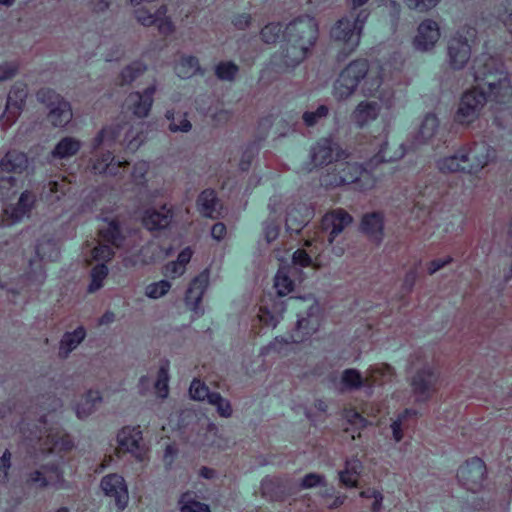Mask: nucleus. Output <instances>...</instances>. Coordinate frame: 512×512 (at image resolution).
Wrapping results in <instances>:
<instances>
[{"mask_svg":"<svg viewBox=\"0 0 512 512\" xmlns=\"http://www.w3.org/2000/svg\"><path fill=\"white\" fill-rule=\"evenodd\" d=\"M393 65L358 58L351 61L338 75L334 83V96L347 100L358 88L365 97H375L386 106H391L394 90L391 84Z\"/></svg>","mask_w":512,"mask_h":512,"instance_id":"nucleus-1","label":"nucleus"},{"mask_svg":"<svg viewBox=\"0 0 512 512\" xmlns=\"http://www.w3.org/2000/svg\"><path fill=\"white\" fill-rule=\"evenodd\" d=\"M288 44L283 52L287 66H295L306 59L318 39V25L309 16H301L290 22L286 28Z\"/></svg>","mask_w":512,"mask_h":512,"instance_id":"nucleus-2","label":"nucleus"},{"mask_svg":"<svg viewBox=\"0 0 512 512\" xmlns=\"http://www.w3.org/2000/svg\"><path fill=\"white\" fill-rule=\"evenodd\" d=\"M120 131V125H110L102 128L94 137L92 142L94 157L91 159V171L94 174H104L105 171H112L113 168H128L127 161L115 162L110 150L103 151L104 148H112Z\"/></svg>","mask_w":512,"mask_h":512,"instance_id":"nucleus-3","label":"nucleus"},{"mask_svg":"<svg viewBox=\"0 0 512 512\" xmlns=\"http://www.w3.org/2000/svg\"><path fill=\"white\" fill-rule=\"evenodd\" d=\"M479 146L476 142H470L461 147L454 155L440 159L437 167L444 174L468 173L474 174L488 165V156L474 155Z\"/></svg>","mask_w":512,"mask_h":512,"instance_id":"nucleus-4","label":"nucleus"},{"mask_svg":"<svg viewBox=\"0 0 512 512\" xmlns=\"http://www.w3.org/2000/svg\"><path fill=\"white\" fill-rule=\"evenodd\" d=\"M29 167L27 154L16 148H10L0 157V194L4 196L17 185L18 178Z\"/></svg>","mask_w":512,"mask_h":512,"instance_id":"nucleus-5","label":"nucleus"},{"mask_svg":"<svg viewBox=\"0 0 512 512\" xmlns=\"http://www.w3.org/2000/svg\"><path fill=\"white\" fill-rule=\"evenodd\" d=\"M369 16L367 9H361L355 19L344 17L336 22L331 29V38L336 42L343 43V51L345 56L356 50L360 43L363 26Z\"/></svg>","mask_w":512,"mask_h":512,"instance_id":"nucleus-6","label":"nucleus"},{"mask_svg":"<svg viewBox=\"0 0 512 512\" xmlns=\"http://www.w3.org/2000/svg\"><path fill=\"white\" fill-rule=\"evenodd\" d=\"M98 244L90 251V258H86L88 265L95 261L108 262L114 256V248L124 246V237L121 233L120 224L117 220H112L105 228L98 232Z\"/></svg>","mask_w":512,"mask_h":512,"instance_id":"nucleus-7","label":"nucleus"},{"mask_svg":"<svg viewBox=\"0 0 512 512\" xmlns=\"http://www.w3.org/2000/svg\"><path fill=\"white\" fill-rule=\"evenodd\" d=\"M117 457L129 453L137 461L149 459V446L146 443L140 426H124L117 433Z\"/></svg>","mask_w":512,"mask_h":512,"instance_id":"nucleus-8","label":"nucleus"},{"mask_svg":"<svg viewBox=\"0 0 512 512\" xmlns=\"http://www.w3.org/2000/svg\"><path fill=\"white\" fill-rule=\"evenodd\" d=\"M488 100L485 90L480 86L468 89L461 97L455 121L462 125L470 124L478 118Z\"/></svg>","mask_w":512,"mask_h":512,"instance_id":"nucleus-9","label":"nucleus"},{"mask_svg":"<svg viewBox=\"0 0 512 512\" xmlns=\"http://www.w3.org/2000/svg\"><path fill=\"white\" fill-rule=\"evenodd\" d=\"M486 478L487 466L479 457L466 460L457 471V479L461 486L473 493L482 490Z\"/></svg>","mask_w":512,"mask_h":512,"instance_id":"nucleus-10","label":"nucleus"},{"mask_svg":"<svg viewBox=\"0 0 512 512\" xmlns=\"http://www.w3.org/2000/svg\"><path fill=\"white\" fill-rule=\"evenodd\" d=\"M370 145L374 146L375 148L379 147L378 152L363 164H352L348 162L341 163L339 170V181L337 182V184L347 185L356 183L360 180V177L364 171L368 169H373L374 167L385 161L382 152L384 150V147L386 146V143H381L377 138H375Z\"/></svg>","mask_w":512,"mask_h":512,"instance_id":"nucleus-11","label":"nucleus"},{"mask_svg":"<svg viewBox=\"0 0 512 512\" xmlns=\"http://www.w3.org/2000/svg\"><path fill=\"white\" fill-rule=\"evenodd\" d=\"M26 485L29 487H37L45 489L53 487L55 489L64 488L66 480L64 479L63 470L58 464H44L40 469L32 470L26 475Z\"/></svg>","mask_w":512,"mask_h":512,"instance_id":"nucleus-12","label":"nucleus"},{"mask_svg":"<svg viewBox=\"0 0 512 512\" xmlns=\"http://www.w3.org/2000/svg\"><path fill=\"white\" fill-rule=\"evenodd\" d=\"M352 216L342 208L327 212L321 219L318 237L321 243L331 245L335 238L352 223Z\"/></svg>","mask_w":512,"mask_h":512,"instance_id":"nucleus-13","label":"nucleus"},{"mask_svg":"<svg viewBox=\"0 0 512 512\" xmlns=\"http://www.w3.org/2000/svg\"><path fill=\"white\" fill-rule=\"evenodd\" d=\"M347 156L346 151L331 136L318 140L311 150V158L315 166H326Z\"/></svg>","mask_w":512,"mask_h":512,"instance_id":"nucleus-14","label":"nucleus"},{"mask_svg":"<svg viewBox=\"0 0 512 512\" xmlns=\"http://www.w3.org/2000/svg\"><path fill=\"white\" fill-rule=\"evenodd\" d=\"M100 488L105 496L114 499L119 511H123L129 501L128 487L123 476L111 473L104 476L100 482Z\"/></svg>","mask_w":512,"mask_h":512,"instance_id":"nucleus-15","label":"nucleus"},{"mask_svg":"<svg viewBox=\"0 0 512 512\" xmlns=\"http://www.w3.org/2000/svg\"><path fill=\"white\" fill-rule=\"evenodd\" d=\"M412 391L418 401L433 397L440 388L439 377L431 369H421L412 378Z\"/></svg>","mask_w":512,"mask_h":512,"instance_id":"nucleus-16","label":"nucleus"},{"mask_svg":"<svg viewBox=\"0 0 512 512\" xmlns=\"http://www.w3.org/2000/svg\"><path fill=\"white\" fill-rule=\"evenodd\" d=\"M263 490L271 500L284 502L299 492L297 484L289 477L274 476L263 482Z\"/></svg>","mask_w":512,"mask_h":512,"instance_id":"nucleus-17","label":"nucleus"},{"mask_svg":"<svg viewBox=\"0 0 512 512\" xmlns=\"http://www.w3.org/2000/svg\"><path fill=\"white\" fill-rule=\"evenodd\" d=\"M36 203V194L33 191L25 190L21 193L16 205L7 207L1 214L2 224L11 226L20 221L25 215H28Z\"/></svg>","mask_w":512,"mask_h":512,"instance_id":"nucleus-18","label":"nucleus"},{"mask_svg":"<svg viewBox=\"0 0 512 512\" xmlns=\"http://www.w3.org/2000/svg\"><path fill=\"white\" fill-rule=\"evenodd\" d=\"M156 91V85L152 84L142 92H132L128 95V108L134 116L138 118H145L148 116L153 104V96Z\"/></svg>","mask_w":512,"mask_h":512,"instance_id":"nucleus-19","label":"nucleus"},{"mask_svg":"<svg viewBox=\"0 0 512 512\" xmlns=\"http://www.w3.org/2000/svg\"><path fill=\"white\" fill-rule=\"evenodd\" d=\"M440 38V29L436 21L425 19L417 29L414 45L418 50L427 51L434 47Z\"/></svg>","mask_w":512,"mask_h":512,"instance_id":"nucleus-20","label":"nucleus"},{"mask_svg":"<svg viewBox=\"0 0 512 512\" xmlns=\"http://www.w3.org/2000/svg\"><path fill=\"white\" fill-rule=\"evenodd\" d=\"M360 228L370 241L379 245L384 236V214L379 211L364 214Z\"/></svg>","mask_w":512,"mask_h":512,"instance_id":"nucleus-21","label":"nucleus"},{"mask_svg":"<svg viewBox=\"0 0 512 512\" xmlns=\"http://www.w3.org/2000/svg\"><path fill=\"white\" fill-rule=\"evenodd\" d=\"M73 447L74 442L71 436L62 431L48 433L41 443L43 452L56 453L59 455L71 451Z\"/></svg>","mask_w":512,"mask_h":512,"instance_id":"nucleus-22","label":"nucleus"},{"mask_svg":"<svg viewBox=\"0 0 512 512\" xmlns=\"http://www.w3.org/2000/svg\"><path fill=\"white\" fill-rule=\"evenodd\" d=\"M448 58L454 70L463 69L471 58V45L460 38H451L448 42Z\"/></svg>","mask_w":512,"mask_h":512,"instance_id":"nucleus-23","label":"nucleus"},{"mask_svg":"<svg viewBox=\"0 0 512 512\" xmlns=\"http://www.w3.org/2000/svg\"><path fill=\"white\" fill-rule=\"evenodd\" d=\"M209 282V273L207 270L197 275L190 283L186 295L185 301L193 310H197L202 301V297Z\"/></svg>","mask_w":512,"mask_h":512,"instance_id":"nucleus-24","label":"nucleus"},{"mask_svg":"<svg viewBox=\"0 0 512 512\" xmlns=\"http://www.w3.org/2000/svg\"><path fill=\"white\" fill-rule=\"evenodd\" d=\"M392 376L393 368L390 365L386 363L371 365L365 373V387L371 389L374 386H382L390 382Z\"/></svg>","mask_w":512,"mask_h":512,"instance_id":"nucleus-25","label":"nucleus"},{"mask_svg":"<svg viewBox=\"0 0 512 512\" xmlns=\"http://www.w3.org/2000/svg\"><path fill=\"white\" fill-rule=\"evenodd\" d=\"M362 467L359 459H346L344 468L338 473L340 485L346 488H358Z\"/></svg>","mask_w":512,"mask_h":512,"instance_id":"nucleus-26","label":"nucleus"},{"mask_svg":"<svg viewBox=\"0 0 512 512\" xmlns=\"http://www.w3.org/2000/svg\"><path fill=\"white\" fill-rule=\"evenodd\" d=\"M381 106L375 101H361L351 114L352 121L359 127L377 119Z\"/></svg>","mask_w":512,"mask_h":512,"instance_id":"nucleus-27","label":"nucleus"},{"mask_svg":"<svg viewBox=\"0 0 512 512\" xmlns=\"http://www.w3.org/2000/svg\"><path fill=\"white\" fill-rule=\"evenodd\" d=\"M172 217V210L164 205L159 210H147L143 217V225L150 231L160 230L170 224Z\"/></svg>","mask_w":512,"mask_h":512,"instance_id":"nucleus-28","label":"nucleus"},{"mask_svg":"<svg viewBox=\"0 0 512 512\" xmlns=\"http://www.w3.org/2000/svg\"><path fill=\"white\" fill-rule=\"evenodd\" d=\"M488 99L497 104H507L512 99V79L511 75H503L495 88H489L485 90Z\"/></svg>","mask_w":512,"mask_h":512,"instance_id":"nucleus-29","label":"nucleus"},{"mask_svg":"<svg viewBox=\"0 0 512 512\" xmlns=\"http://www.w3.org/2000/svg\"><path fill=\"white\" fill-rule=\"evenodd\" d=\"M218 205H220V201L214 189L207 188L203 190L197 198L199 211L206 217L218 218L220 215V212L217 210Z\"/></svg>","mask_w":512,"mask_h":512,"instance_id":"nucleus-30","label":"nucleus"},{"mask_svg":"<svg viewBox=\"0 0 512 512\" xmlns=\"http://www.w3.org/2000/svg\"><path fill=\"white\" fill-rule=\"evenodd\" d=\"M76 178L74 173L59 176L55 175L48 183L50 193L55 195L57 200L61 199L71 191L73 184L76 182Z\"/></svg>","mask_w":512,"mask_h":512,"instance_id":"nucleus-31","label":"nucleus"},{"mask_svg":"<svg viewBox=\"0 0 512 512\" xmlns=\"http://www.w3.org/2000/svg\"><path fill=\"white\" fill-rule=\"evenodd\" d=\"M146 70L147 66L144 63L141 61H134L122 69L115 80V84L117 86L131 84L134 80L141 77Z\"/></svg>","mask_w":512,"mask_h":512,"instance_id":"nucleus-32","label":"nucleus"},{"mask_svg":"<svg viewBox=\"0 0 512 512\" xmlns=\"http://www.w3.org/2000/svg\"><path fill=\"white\" fill-rule=\"evenodd\" d=\"M81 148L79 140L73 137L62 138L54 147L51 154L54 158H69L78 153Z\"/></svg>","mask_w":512,"mask_h":512,"instance_id":"nucleus-33","label":"nucleus"},{"mask_svg":"<svg viewBox=\"0 0 512 512\" xmlns=\"http://www.w3.org/2000/svg\"><path fill=\"white\" fill-rule=\"evenodd\" d=\"M47 118L54 127H64L72 119V110L68 101L49 109Z\"/></svg>","mask_w":512,"mask_h":512,"instance_id":"nucleus-34","label":"nucleus"},{"mask_svg":"<svg viewBox=\"0 0 512 512\" xmlns=\"http://www.w3.org/2000/svg\"><path fill=\"white\" fill-rule=\"evenodd\" d=\"M439 120L434 114H427L423 119L415 138L418 143L424 144L430 141L436 134Z\"/></svg>","mask_w":512,"mask_h":512,"instance_id":"nucleus-35","label":"nucleus"},{"mask_svg":"<svg viewBox=\"0 0 512 512\" xmlns=\"http://www.w3.org/2000/svg\"><path fill=\"white\" fill-rule=\"evenodd\" d=\"M292 270V268L286 266L279 268L274 279V287L279 296H285L294 290L295 283L290 277Z\"/></svg>","mask_w":512,"mask_h":512,"instance_id":"nucleus-36","label":"nucleus"},{"mask_svg":"<svg viewBox=\"0 0 512 512\" xmlns=\"http://www.w3.org/2000/svg\"><path fill=\"white\" fill-rule=\"evenodd\" d=\"M508 72L505 70V67H501L500 69H497L496 71H493L492 73H484L482 70H479L478 72L473 73L475 82L478 83L477 86H480L483 90L486 88L488 90L489 88H495L496 83H498V80L502 78L503 75H507Z\"/></svg>","mask_w":512,"mask_h":512,"instance_id":"nucleus-37","label":"nucleus"},{"mask_svg":"<svg viewBox=\"0 0 512 512\" xmlns=\"http://www.w3.org/2000/svg\"><path fill=\"white\" fill-rule=\"evenodd\" d=\"M504 66V63L497 57L482 54L475 58L473 64V73L482 70L484 73H492Z\"/></svg>","mask_w":512,"mask_h":512,"instance_id":"nucleus-38","label":"nucleus"},{"mask_svg":"<svg viewBox=\"0 0 512 512\" xmlns=\"http://www.w3.org/2000/svg\"><path fill=\"white\" fill-rule=\"evenodd\" d=\"M214 72L220 81L232 82L239 73V66L232 61H221L215 66Z\"/></svg>","mask_w":512,"mask_h":512,"instance_id":"nucleus-39","label":"nucleus"},{"mask_svg":"<svg viewBox=\"0 0 512 512\" xmlns=\"http://www.w3.org/2000/svg\"><path fill=\"white\" fill-rule=\"evenodd\" d=\"M36 98L48 109L59 106L62 104V102H66V100L59 93L48 87L40 88L36 92Z\"/></svg>","mask_w":512,"mask_h":512,"instance_id":"nucleus-40","label":"nucleus"},{"mask_svg":"<svg viewBox=\"0 0 512 512\" xmlns=\"http://www.w3.org/2000/svg\"><path fill=\"white\" fill-rule=\"evenodd\" d=\"M342 383L349 390H359L365 387L364 377L360 371L355 368H349L343 371Z\"/></svg>","mask_w":512,"mask_h":512,"instance_id":"nucleus-41","label":"nucleus"},{"mask_svg":"<svg viewBox=\"0 0 512 512\" xmlns=\"http://www.w3.org/2000/svg\"><path fill=\"white\" fill-rule=\"evenodd\" d=\"M86 336L85 329L80 326L73 332H67L64 334L61 340V349H66L67 352L72 351L80 344Z\"/></svg>","mask_w":512,"mask_h":512,"instance_id":"nucleus-42","label":"nucleus"},{"mask_svg":"<svg viewBox=\"0 0 512 512\" xmlns=\"http://www.w3.org/2000/svg\"><path fill=\"white\" fill-rule=\"evenodd\" d=\"M108 275V268L104 263L95 265L90 273L91 283L88 286V292L93 293L103 286V281Z\"/></svg>","mask_w":512,"mask_h":512,"instance_id":"nucleus-43","label":"nucleus"},{"mask_svg":"<svg viewBox=\"0 0 512 512\" xmlns=\"http://www.w3.org/2000/svg\"><path fill=\"white\" fill-rule=\"evenodd\" d=\"M23 109L24 106L6 102L5 110L1 116L3 129L11 127L21 115Z\"/></svg>","mask_w":512,"mask_h":512,"instance_id":"nucleus-44","label":"nucleus"},{"mask_svg":"<svg viewBox=\"0 0 512 512\" xmlns=\"http://www.w3.org/2000/svg\"><path fill=\"white\" fill-rule=\"evenodd\" d=\"M167 7L165 5L160 6L157 9V20L154 25H157L158 31L164 36L172 34L175 27L169 17L166 16Z\"/></svg>","mask_w":512,"mask_h":512,"instance_id":"nucleus-45","label":"nucleus"},{"mask_svg":"<svg viewBox=\"0 0 512 512\" xmlns=\"http://www.w3.org/2000/svg\"><path fill=\"white\" fill-rule=\"evenodd\" d=\"M330 109L327 105L322 104L315 111H306L302 115V120L307 127H312L319 123L322 119L328 117Z\"/></svg>","mask_w":512,"mask_h":512,"instance_id":"nucleus-46","label":"nucleus"},{"mask_svg":"<svg viewBox=\"0 0 512 512\" xmlns=\"http://www.w3.org/2000/svg\"><path fill=\"white\" fill-rule=\"evenodd\" d=\"M189 496V492L182 494L179 500L180 512H211L207 504L190 500Z\"/></svg>","mask_w":512,"mask_h":512,"instance_id":"nucleus-47","label":"nucleus"},{"mask_svg":"<svg viewBox=\"0 0 512 512\" xmlns=\"http://www.w3.org/2000/svg\"><path fill=\"white\" fill-rule=\"evenodd\" d=\"M166 117L170 120L169 129L173 132H188L192 125L186 118V114H180L168 111Z\"/></svg>","mask_w":512,"mask_h":512,"instance_id":"nucleus-48","label":"nucleus"},{"mask_svg":"<svg viewBox=\"0 0 512 512\" xmlns=\"http://www.w3.org/2000/svg\"><path fill=\"white\" fill-rule=\"evenodd\" d=\"M169 364L168 362H164L157 373V380L155 382V389L158 393V395L161 398H166L168 395V381H169V374H168Z\"/></svg>","mask_w":512,"mask_h":512,"instance_id":"nucleus-49","label":"nucleus"},{"mask_svg":"<svg viewBox=\"0 0 512 512\" xmlns=\"http://www.w3.org/2000/svg\"><path fill=\"white\" fill-rule=\"evenodd\" d=\"M282 32L280 23L272 22L265 25L260 31V38L266 44H275Z\"/></svg>","mask_w":512,"mask_h":512,"instance_id":"nucleus-50","label":"nucleus"},{"mask_svg":"<svg viewBox=\"0 0 512 512\" xmlns=\"http://www.w3.org/2000/svg\"><path fill=\"white\" fill-rule=\"evenodd\" d=\"M208 403L216 406L217 412L221 417L228 418L232 415L233 409L230 401L222 398L219 393H211Z\"/></svg>","mask_w":512,"mask_h":512,"instance_id":"nucleus-51","label":"nucleus"},{"mask_svg":"<svg viewBox=\"0 0 512 512\" xmlns=\"http://www.w3.org/2000/svg\"><path fill=\"white\" fill-rule=\"evenodd\" d=\"M28 96V89L27 85L20 83L15 84L11 87L8 96H7V102L18 104L25 107L26 99Z\"/></svg>","mask_w":512,"mask_h":512,"instance_id":"nucleus-52","label":"nucleus"},{"mask_svg":"<svg viewBox=\"0 0 512 512\" xmlns=\"http://www.w3.org/2000/svg\"><path fill=\"white\" fill-rule=\"evenodd\" d=\"M211 393L206 384L200 379H194L190 384L189 394L193 400L204 401L207 399L209 401Z\"/></svg>","mask_w":512,"mask_h":512,"instance_id":"nucleus-53","label":"nucleus"},{"mask_svg":"<svg viewBox=\"0 0 512 512\" xmlns=\"http://www.w3.org/2000/svg\"><path fill=\"white\" fill-rule=\"evenodd\" d=\"M327 485L326 478L323 474L311 472L306 474L301 480L300 484L297 485L299 491L301 489H310L314 487H324Z\"/></svg>","mask_w":512,"mask_h":512,"instance_id":"nucleus-54","label":"nucleus"},{"mask_svg":"<svg viewBox=\"0 0 512 512\" xmlns=\"http://www.w3.org/2000/svg\"><path fill=\"white\" fill-rule=\"evenodd\" d=\"M310 320L308 318H301L296 323V334L291 335V342L299 343L304 341L312 334L309 329Z\"/></svg>","mask_w":512,"mask_h":512,"instance_id":"nucleus-55","label":"nucleus"},{"mask_svg":"<svg viewBox=\"0 0 512 512\" xmlns=\"http://www.w3.org/2000/svg\"><path fill=\"white\" fill-rule=\"evenodd\" d=\"M171 288L170 282L161 280L146 287V295L149 298L157 299L164 296Z\"/></svg>","mask_w":512,"mask_h":512,"instance_id":"nucleus-56","label":"nucleus"},{"mask_svg":"<svg viewBox=\"0 0 512 512\" xmlns=\"http://www.w3.org/2000/svg\"><path fill=\"white\" fill-rule=\"evenodd\" d=\"M441 0H404L406 6L411 10L425 13L435 8Z\"/></svg>","mask_w":512,"mask_h":512,"instance_id":"nucleus-57","label":"nucleus"},{"mask_svg":"<svg viewBox=\"0 0 512 512\" xmlns=\"http://www.w3.org/2000/svg\"><path fill=\"white\" fill-rule=\"evenodd\" d=\"M453 38H460V40L472 45L477 39V29L472 25L465 24L458 29Z\"/></svg>","mask_w":512,"mask_h":512,"instance_id":"nucleus-58","label":"nucleus"},{"mask_svg":"<svg viewBox=\"0 0 512 512\" xmlns=\"http://www.w3.org/2000/svg\"><path fill=\"white\" fill-rule=\"evenodd\" d=\"M19 71V65L15 62H5L0 64V81L13 78Z\"/></svg>","mask_w":512,"mask_h":512,"instance_id":"nucleus-59","label":"nucleus"},{"mask_svg":"<svg viewBox=\"0 0 512 512\" xmlns=\"http://www.w3.org/2000/svg\"><path fill=\"white\" fill-rule=\"evenodd\" d=\"M135 14L138 22L144 26L154 25L157 20V10L154 13H150L144 9H137Z\"/></svg>","mask_w":512,"mask_h":512,"instance_id":"nucleus-60","label":"nucleus"},{"mask_svg":"<svg viewBox=\"0 0 512 512\" xmlns=\"http://www.w3.org/2000/svg\"><path fill=\"white\" fill-rule=\"evenodd\" d=\"M311 256L306 249H298L293 254V263L301 267H308L311 265Z\"/></svg>","mask_w":512,"mask_h":512,"instance_id":"nucleus-61","label":"nucleus"},{"mask_svg":"<svg viewBox=\"0 0 512 512\" xmlns=\"http://www.w3.org/2000/svg\"><path fill=\"white\" fill-rule=\"evenodd\" d=\"M185 272L183 267L178 261L168 262L164 267V274L175 277L176 275H182Z\"/></svg>","mask_w":512,"mask_h":512,"instance_id":"nucleus-62","label":"nucleus"},{"mask_svg":"<svg viewBox=\"0 0 512 512\" xmlns=\"http://www.w3.org/2000/svg\"><path fill=\"white\" fill-rule=\"evenodd\" d=\"M258 318H259V321L264 326H270V325L276 326V322H275V318H274L273 314L266 307L261 306L259 308Z\"/></svg>","mask_w":512,"mask_h":512,"instance_id":"nucleus-63","label":"nucleus"},{"mask_svg":"<svg viewBox=\"0 0 512 512\" xmlns=\"http://www.w3.org/2000/svg\"><path fill=\"white\" fill-rule=\"evenodd\" d=\"M252 17L250 14H240L233 20V25L238 30H245L250 27Z\"/></svg>","mask_w":512,"mask_h":512,"instance_id":"nucleus-64","label":"nucleus"}]
</instances>
